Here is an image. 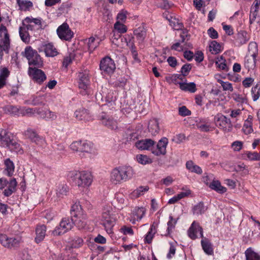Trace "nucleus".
Here are the masks:
<instances>
[{
	"label": "nucleus",
	"instance_id": "obj_3",
	"mask_svg": "<svg viewBox=\"0 0 260 260\" xmlns=\"http://www.w3.org/2000/svg\"><path fill=\"white\" fill-rule=\"evenodd\" d=\"M68 178L79 187H88L92 182L91 173L86 171H71L68 174Z\"/></svg>",
	"mask_w": 260,
	"mask_h": 260
},
{
	"label": "nucleus",
	"instance_id": "obj_55",
	"mask_svg": "<svg viewBox=\"0 0 260 260\" xmlns=\"http://www.w3.org/2000/svg\"><path fill=\"white\" fill-rule=\"evenodd\" d=\"M215 64L218 68L222 70H226L227 66L225 63V60L223 59V57L221 56L219 57H217Z\"/></svg>",
	"mask_w": 260,
	"mask_h": 260
},
{
	"label": "nucleus",
	"instance_id": "obj_13",
	"mask_svg": "<svg viewBox=\"0 0 260 260\" xmlns=\"http://www.w3.org/2000/svg\"><path fill=\"white\" fill-rule=\"evenodd\" d=\"M215 125L224 132H230L232 128V124L230 119L228 118L222 114L218 113L214 117Z\"/></svg>",
	"mask_w": 260,
	"mask_h": 260
},
{
	"label": "nucleus",
	"instance_id": "obj_18",
	"mask_svg": "<svg viewBox=\"0 0 260 260\" xmlns=\"http://www.w3.org/2000/svg\"><path fill=\"white\" fill-rule=\"evenodd\" d=\"M28 73L34 81L39 84H42L47 78L45 73L36 68L29 67Z\"/></svg>",
	"mask_w": 260,
	"mask_h": 260
},
{
	"label": "nucleus",
	"instance_id": "obj_9",
	"mask_svg": "<svg viewBox=\"0 0 260 260\" xmlns=\"http://www.w3.org/2000/svg\"><path fill=\"white\" fill-rule=\"evenodd\" d=\"M24 54V56L28 60L29 66L40 67L42 65L43 61L40 55L37 51L32 49L31 47L27 46L25 48Z\"/></svg>",
	"mask_w": 260,
	"mask_h": 260
},
{
	"label": "nucleus",
	"instance_id": "obj_11",
	"mask_svg": "<svg viewBox=\"0 0 260 260\" xmlns=\"http://www.w3.org/2000/svg\"><path fill=\"white\" fill-rule=\"evenodd\" d=\"M74 226V218L64 217L60 221L59 224L56 226L52 234L54 236L62 235L70 231Z\"/></svg>",
	"mask_w": 260,
	"mask_h": 260
},
{
	"label": "nucleus",
	"instance_id": "obj_6",
	"mask_svg": "<svg viewBox=\"0 0 260 260\" xmlns=\"http://www.w3.org/2000/svg\"><path fill=\"white\" fill-rule=\"evenodd\" d=\"M0 146L8 147L11 150L19 152L20 145L14 139L13 135L5 129H0Z\"/></svg>",
	"mask_w": 260,
	"mask_h": 260
},
{
	"label": "nucleus",
	"instance_id": "obj_10",
	"mask_svg": "<svg viewBox=\"0 0 260 260\" xmlns=\"http://www.w3.org/2000/svg\"><path fill=\"white\" fill-rule=\"evenodd\" d=\"M71 149L75 151L82 153H92L94 152L93 144L87 141H77L70 145Z\"/></svg>",
	"mask_w": 260,
	"mask_h": 260
},
{
	"label": "nucleus",
	"instance_id": "obj_15",
	"mask_svg": "<svg viewBox=\"0 0 260 260\" xmlns=\"http://www.w3.org/2000/svg\"><path fill=\"white\" fill-rule=\"evenodd\" d=\"M56 32L59 39L63 41H70L74 36V32L67 23H63L60 25Z\"/></svg>",
	"mask_w": 260,
	"mask_h": 260
},
{
	"label": "nucleus",
	"instance_id": "obj_62",
	"mask_svg": "<svg viewBox=\"0 0 260 260\" xmlns=\"http://www.w3.org/2000/svg\"><path fill=\"white\" fill-rule=\"evenodd\" d=\"M181 44L182 43L180 41L175 43L171 46V49L181 52L188 48L187 46H185V45H181Z\"/></svg>",
	"mask_w": 260,
	"mask_h": 260
},
{
	"label": "nucleus",
	"instance_id": "obj_33",
	"mask_svg": "<svg viewBox=\"0 0 260 260\" xmlns=\"http://www.w3.org/2000/svg\"><path fill=\"white\" fill-rule=\"evenodd\" d=\"M149 190L148 186H140L131 192L130 197L132 199L139 198Z\"/></svg>",
	"mask_w": 260,
	"mask_h": 260
},
{
	"label": "nucleus",
	"instance_id": "obj_30",
	"mask_svg": "<svg viewBox=\"0 0 260 260\" xmlns=\"http://www.w3.org/2000/svg\"><path fill=\"white\" fill-rule=\"evenodd\" d=\"M146 210L144 207H135L132 211L131 217H136L137 221L140 220L145 215Z\"/></svg>",
	"mask_w": 260,
	"mask_h": 260
},
{
	"label": "nucleus",
	"instance_id": "obj_51",
	"mask_svg": "<svg viewBox=\"0 0 260 260\" xmlns=\"http://www.w3.org/2000/svg\"><path fill=\"white\" fill-rule=\"evenodd\" d=\"M83 240L81 237L75 236L72 240V247L75 248L80 247L83 245Z\"/></svg>",
	"mask_w": 260,
	"mask_h": 260
},
{
	"label": "nucleus",
	"instance_id": "obj_42",
	"mask_svg": "<svg viewBox=\"0 0 260 260\" xmlns=\"http://www.w3.org/2000/svg\"><path fill=\"white\" fill-rule=\"evenodd\" d=\"M178 218L174 219L172 216H169V220L167 223L168 228L167 233L164 235L165 236H168L171 233L172 230L175 228L177 222Z\"/></svg>",
	"mask_w": 260,
	"mask_h": 260
},
{
	"label": "nucleus",
	"instance_id": "obj_8",
	"mask_svg": "<svg viewBox=\"0 0 260 260\" xmlns=\"http://www.w3.org/2000/svg\"><path fill=\"white\" fill-rule=\"evenodd\" d=\"M10 36L6 26L0 25V60L3 59L4 52L8 53L10 49Z\"/></svg>",
	"mask_w": 260,
	"mask_h": 260
},
{
	"label": "nucleus",
	"instance_id": "obj_17",
	"mask_svg": "<svg viewBox=\"0 0 260 260\" xmlns=\"http://www.w3.org/2000/svg\"><path fill=\"white\" fill-rule=\"evenodd\" d=\"M78 78L79 87L82 89L80 93L83 95L89 94L88 88L89 85V81L88 74L86 72H79Z\"/></svg>",
	"mask_w": 260,
	"mask_h": 260
},
{
	"label": "nucleus",
	"instance_id": "obj_34",
	"mask_svg": "<svg viewBox=\"0 0 260 260\" xmlns=\"http://www.w3.org/2000/svg\"><path fill=\"white\" fill-rule=\"evenodd\" d=\"M209 187L220 193H223L226 191V188L221 185L218 180H213L209 185Z\"/></svg>",
	"mask_w": 260,
	"mask_h": 260
},
{
	"label": "nucleus",
	"instance_id": "obj_44",
	"mask_svg": "<svg viewBox=\"0 0 260 260\" xmlns=\"http://www.w3.org/2000/svg\"><path fill=\"white\" fill-rule=\"evenodd\" d=\"M19 32L22 41L25 43H28L30 41V37L26 28L24 27H20Z\"/></svg>",
	"mask_w": 260,
	"mask_h": 260
},
{
	"label": "nucleus",
	"instance_id": "obj_54",
	"mask_svg": "<svg viewBox=\"0 0 260 260\" xmlns=\"http://www.w3.org/2000/svg\"><path fill=\"white\" fill-rule=\"evenodd\" d=\"M180 37L181 40L179 41L181 43H183L185 46H187L188 48H192V44L190 43H187V41L188 40L187 39L188 32L186 30H183L181 33Z\"/></svg>",
	"mask_w": 260,
	"mask_h": 260
},
{
	"label": "nucleus",
	"instance_id": "obj_23",
	"mask_svg": "<svg viewBox=\"0 0 260 260\" xmlns=\"http://www.w3.org/2000/svg\"><path fill=\"white\" fill-rule=\"evenodd\" d=\"M250 39L247 32L245 30H240L238 31L235 39V44L238 47L245 44Z\"/></svg>",
	"mask_w": 260,
	"mask_h": 260
},
{
	"label": "nucleus",
	"instance_id": "obj_48",
	"mask_svg": "<svg viewBox=\"0 0 260 260\" xmlns=\"http://www.w3.org/2000/svg\"><path fill=\"white\" fill-rule=\"evenodd\" d=\"M156 5L157 7L164 10H168L171 8L173 4L170 3L167 0H157Z\"/></svg>",
	"mask_w": 260,
	"mask_h": 260
},
{
	"label": "nucleus",
	"instance_id": "obj_63",
	"mask_svg": "<svg viewBox=\"0 0 260 260\" xmlns=\"http://www.w3.org/2000/svg\"><path fill=\"white\" fill-rule=\"evenodd\" d=\"M127 13H128L126 11L123 10H121L117 16V21L122 23L125 22L126 19Z\"/></svg>",
	"mask_w": 260,
	"mask_h": 260
},
{
	"label": "nucleus",
	"instance_id": "obj_64",
	"mask_svg": "<svg viewBox=\"0 0 260 260\" xmlns=\"http://www.w3.org/2000/svg\"><path fill=\"white\" fill-rule=\"evenodd\" d=\"M254 81V78L252 77H246L242 81V85L245 88H249L253 85Z\"/></svg>",
	"mask_w": 260,
	"mask_h": 260
},
{
	"label": "nucleus",
	"instance_id": "obj_50",
	"mask_svg": "<svg viewBox=\"0 0 260 260\" xmlns=\"http://www.w3.org/2000/svg\"><path fill=\"white\" fill-rule=\"evenodd\" d=\"M100 44V41H96L95 38L91 37L88 39V49L90 52H92L95 48H96Z\"/></svg>",
	"mask_w": 260,
	"mask_h": 260
},
{
	"label": "nucleus",
	"instance_id": "obj_56",
	"mask_svg": "<svg viewBox=\"0 0 260 260\" xmlns=\"http://www.w3.org/2000/svg\"><path fill=\"white\" fill-rule=\"evenodd\" d=\"M114 28L115 29L118 31L120 34H123L126 32L127 27L122 22L116 21L114 25Z\"/></svg>",
	"mask_w": 260,
	"mask_h": 260
},
{
	"label": "nucleus",
	"instance_id": "obj_60",
	"mask_svg": "<svg viewBox=\"0 0 260 260\" xmlns=\"http://www.w3.org/2000/svg\"><path fill=\"white\" fill-rule=\"evenodd\" d=\"M25 23H34L36 25H41V20L40 19H38V18H32V17H27L25 18V19L24 20L22 24L23 25H25Z\"/></svg>",
	"mask_w": 260,
	"mask_h": 260
},
{
	"label": "nucleus",
	"instance_id": "obj_49",
	"mask_svg": "<svg viewBox=\"0 0 260 260\" xmlns=\"http://www.w3.org/2000/svg\"><path fill=\"white\" fill-rule=\"evenodd\" d=\"M137 160L142 165H147L151 164L152 159L146 155L138 154L136 156Z\"/></svg>",
	"mask_w": 260,
	"mask_h": 260
},
{
	"label": "nucleus",
	"instance_id": "obj_31",
	"mask_svg": "<svg viewBox=\"0 0 260 260\" xmlns=\"http://www.w3.org/2000/svg\"><path fill=\"white\" fill-rule=\"evenodd\" d=\"M186 168L191 173H194L199 175H201L203 173L201 168L196 165L191 160L187 161L186 162Z\"/></svg>",
	"mask_w": 260,
	"mask_h": 260
},
{
	"label": "nucleus",
	"instance_id": "obj_47",
	"mask_svg": "<svg viewBox=\"0 0 260 260\" xmlns=\"http://www.w3.org/2000/svg\"><path fill=\"white\" fill-rule=\"evenodd\" d=\"M6 113L14 115H19L20 113V108L13 105H7L4 107Z\"/></svg>",
	"mask_w": 260,
	"mask_h": 260
},
{
	"label": "nucleus",
	"instance_id": "obj_26",
	"mask_svg": "<svg viewBox=\"0 0 260 260\" xmlns=\"http://www.w3.org/2000/svg\"><path fill=\"white\" fill-rule=\"evenodd\" d=\"M46 233V226L44 225H38L36 229V236L35 238V241L36 243H39L42 241L45 236Z\"/></svg>",
	"mask_w": 260,
	"mask_h": 260
},
{
	"label": "nucleus",
	"instance_id": "obj_22",
	"mask_svg": "<svg viewBox=\"0 0 260 260\" xmlns=\"http://www.w3.org/2000/svg\"><path fill=\"white\" fill-rule=\"evenodd\" d=\"M44 51L46 56L49 57H54L57 55L58 52L52 43H48L42 45L41 48H39V51Z\"/></svg>",
	"mask_w": 260,
	"mask_h": 260
},
{
	"label": "nucleus",
	"instance_id": "obj_12",
	"mask_svg": "<svg viewBox=\"0 0 260 260\" xmlns=\"http://www.w3.org/2000/svg\"><path fill=\"white\" fill-rule=\"evenodd\" d=\"M21 242L20 237H9L7 235L0 234V244L8 249H16L19 246Z\"/></svg>",
	"mask_w": 260,
	"mask_h": 260
},
{
	"label": "nucleus",
	"instance_id": "obj_1",
	"mask_svg": "<svg viewBox=\"0 0 260 260\" xmlns=\"http://www.w3.org/2000/svg\"><path fill=\"white\" fill-rule=\"evenodd\" d=\"M168 143V139L164 137L159 140L157 144L151 139H145L137 141L135 145L139 150H148L155 155L159 156L166 153Z\"/></svg>",
	"mask_w": 260,
	"mask_h": 260
},
{
	"label": "nucleus",
	"instance_id": "obj_52",
	"mask_svg": "<svg viewBox=\"0 0 260 260\" xmlns=\"http://www.w3.org/2000/svg\"><path fill=\"white\" fill-rule=\"evenodd\" d=\"M197 127L201 131L204 132H208L210 131L211 128V125L209 124H208V123L206 122V120H203L202 121L201 120L197 124Z\"/></svg>",
	"mask_w": 260,
	"mask_h": 260
},
{
	"label": "nucleus",
	"instance_id": "obj_16",
	"mask_svg": "<svg viewBox=\"0 0 260 260\" xmlns=\"http://www.w3.org/2000/svg\"><path fill=\"white\" fill-rule=\"evenodd\" d=\"M99 119L104 126L109 129L116 130L118 128L117 120L105 112H103L99 115Z\"/></svg>",
	"mask_w": 260,
	"mask_h": 260
},
{
	"label": "nucleus",
	"instance_id": "obj_28",
	"mask_svg": "<svg viewBox=\"0 0 260 260\" xmlns=\"http://www.w3.org/2000/svg\"><path fill=\"white\" fill-rule=\"evenodd\" d=\"M148 128L152 135L155 136L158 134L160 130L158 120L155 118L151 119L149 122Z\"/></svg>",
	"mask_w": 260,
	"mask_h": 260
},
{
	"label": "nucleus",
	"instance_id": "obj_59",
	"mask_svg": "<svg viewBox=\"0 0 260 260\" xmlns=\"http://www.w3.org/2000/svg\"><path fill=\"white\" fill-rule=\"evenodd\" d=\"M85 219H82L81 218H74V225H76L79 229H83L86 224Z\"/></svg>",
	"mask_w": 260,
	"mask_h": 260
},
{
	"label": "nucleus",
	"instance_id": "obj_39",
	"mask_svg": "<svg viewBox=\"0 0 260 260\" xmlns=\"http://www.w3.org/2000/svg\"><path fill=\"white\" fill-rule=\"evenodd\" d=\"M139 43H142L146 36V30L143 27H139L134 31Z\"/></svg>",
	"mask_w": 260,
	"mask_h": 260
},
{
	"label": "nucleus",
	"instance_id": "obj_38",
	"mask_svg": "<svg viewBox=\"0 0 260 260\" xmlns=\"http://www.w3.org/2000/svg\"><path fill=\"white\" fill-rule=\"evenodd\" d=\"M179 84L180 88L184 91H188L193 93L197 90L196 84L193 82L189 83H178Z\"/></svg>",
	"mask_w": 260,
	"mask_h": 260
},
{
	"label": "nucleus",
	"instance_id": "obj_5",
	"mask_svg": "<svg viewBox=\"0 0 260 260\" xmlns=\"http://www.w3.org/2000/svg\"><path fill=\"white\" fill-rule=\"evenodd\" d=\"M115 215L113 214L112 208L110 206L104 207L101 215V223L104 226L107 233L113 234V228L115 224Z\"/></svg>",
	"mask_w": 260,
	"mask_h": 260
},
{
	"label": "nucleus",
	"instance_id": "obj_20",
	"mask_svg": "<svg viewBox=\"0 0 260 260\" xmlns=\"http://www.w3.org/2000/svg\"><path fill=\"white\" fill-rule=\"evenodd\" d=\"M198 232L200 233V237L203 238V231L199 223L194 221L188 230V235L192 240L196 239L198 236Z\"/></svg>",
	"mask_w": 260,
	"mask_h": 260
},
{
	"label": "nucleus",
	"instance_id": "obj_40",
	"mask_svg": "<svg viewBox=\"0 0 260 260\" xmlns=\"http://www.w3.org/2000/svg\"><path fill=\"white\" fill-rule=\"evenodd\" d=\"M246 260H260V255L250 247L245 251Z\"/></svg>",
	"mask_w": 260,
	"mask_h": 260
},
{
	"label": "nucleus",
	"instance_id": "obj_57",
	"mask_svg": "<svg viewBox=\"0 0 260 260\" xmlns=\"http://www.w3.org/2000/svg\"><path fill=\"white\" fill-rule=\"evenodd\" d=\"M156 232L155 226L152 225H151L150 229L147 234L146 235L145 240L147 243H150L152 241L153 236Z\"/></svg>",
	"mask_w": 260,
	"mask_h": 260
},
{
	"label": "nucleus",
	"instance_id": "obj_43",
	"mask_svg": "<svg viewBox=\"0 0 260 260\" xmlns=\"http://www.w3.org/2000/svg\"><path fill=\"white\" fill-rule=\"evenodd\" d=\"M119 39H120L122 42H125L126 45L129 47L132 53L134 52V51H137L134 43L132 41L129 36H127V37L126 36L123 37L119 36Z\"/></svg>",
	"mask_w": 260,
	"mask_h": 260
},
{
	"label": "nucleus",
	"instance_id": "obj_25",
	"mask_svg": "<svg viewBox=\"0 0 260 260\" xmlns=\"http://www.w3.org/2000/svg\"><path fill=\"white\" fill-rule=\"evenodd\" d=\"M75 116L79 120L89 121L91 119V115L88 110L84 108L77 110L74 113Z\"/></svg>",
	"mask_w": 260,
	"mask_h": 260
},
{
	"label": "nucleus",
	"instance_id": "obj_21",
	"mask_svg": "<svg viewBox=\"0 0 260 260\" xmlns=\"http://www.w3.org/2000/svg\"><path fill=\"white\" fill-rule=\"evenodd\" d=\"M70 213L72 218H81L82 219L86 218V216L84 214V211L79 202H76L72 206Z\"/></svg>",
	"mask_w": 260,
	"mask_h": 260
},
{
	"label": "nucleus",
	"instance_id": "obj_24",
	"mask_svg": "<svg viewBox=\"0 0 260 260\" xmlns=\"http://www.w3.org/2000/svg\"><path fill=\"white\" fill-rule=\"evenodd\" d=\"M37 113L42 118L46 120H54L57 118V114L55 112L50 111V110H44L39 108L37 111Z\"/></svg>",
	"mask_w": 260,
	"mask_h": 260
},
{
	"label": "nucleus",
	"instance_id": "obj_19",
	"mask_svg": "<svg viewBox=\"0 0 260 260\" xmlns=\"http://www.w3.org/2000/svg\"><path fill=\"white\" fill-rule=\"evenodd\" d=\"M100 68L103 72L110 75L114 72L116 67L114 61L110 57L107 56L101 60Z\"/></svg>",
	"mask_w": 260,
	"mask_h": 260
},
{
	"label": "nucleus",
	"instance_id": "obj_36",
	"mask_svg": "<svg viewBox=\"0 0 260 260\" xmlns=\"http://www.w3.org/2000/svg\"><path fill=\"white\" fill-rule=\"evenodd\" d=\"M30 104L34 106L44 105L46 103V99L44 95L32 96L30 99Z\"/></svg>",
	"mask_w": 260,
	"mask_h": 260
},
{
	"label": "nucleus",
	"instance_id": "obj_7",
	"mask_svg": "<svg viewBox=\"0 0 260 260\" xmlns=\"http://www.w3.org/2000/svg\"><path fill=\"white\" fill-rule=\"evenodd\" d=\"M258 55V46L254 42L249 43L248 53L244 59V67L248 70L253 69L256 66V57Z\"/></svg>",
	"mask_w": 260,
	"mask_h": 260
},
{
	"label": "nucleus",
	"instance_id": "obj_32",
	"mask_svg": "<svg viewBox=\"0 0 260 260\" xmlns=\"http://www.w3.org/2000/svg\"><path fill=\"white\" fill-rule=\"evenodd\" d=\"M252 120L253 116L249 115L247 119L245 121L243 127V130L245 134H249L253 132Z\"/></svg>",
	"mask_w": 260,
	"mask_h": 260
},
{
	"label": "nucleus",
	"instance_id": "obj_37",
	"mask_svg": "<svg viewBox=\"0 0 260 260\" xmlns=\"http://www.w3.org/2000/svg\"><path fill=\"white\" fill-rule=\"evenodd\" d=\"M17 4L21 11H26L33 6L32 3L27 0H16Z\"/></svg>",
	"mask_w": 260,
	"mask_h": 260
},
{
	"label": "nucleus",
	"instance_id": "obj_4",
	"mask_svg": "<svg viewBox=\"0 0 260 260\" xmlns=\"http://www.w3.org/2000/svg\"><path fill=\"white\" fill-rule=\"evenodd\" d=\"M95 97L97 100L101 98L102 101L105 102L104 104L102 105L103 110L105 111L115 110V101L116 100V92L115 91L109 90L106 88H102V92L96 94Z\"/></svg>",
	"mask_w": 260,
	"mask_h": 260
},
{
	"label": "nucleus",
	"instance_id": "obj_14",
	"mask_svg": "<svg viewBox=\"0 0 260 260\" xmlns=\"http://www.w3.org/2000/svg\"><path fill=\"white\" fill-rule=\"evenodd\" d=\"M23 135L27 138L36 145L44 147L45 145L46 142L45 139L40 136L36 131L32 128H28L24 132Z\"/></svg>",
	"mask_w": 260,
	"mask_h": 260
},
{
	"label": "nucleus",
	"instance_id": "obj_46",
	"mask_svg": "<svg viewBox=\"0 0 260 260\" xmlns=\"http://www.w3.org/2000/svg\"><path fill=\"white\" fill-rule=\"evenodd\" d=\"M209 50L212 54H217L221 52V46L216 41H212L209 45Z\"/></svg>",
	"mask_w": 260,
	"mask_h": 260
},
{
	"label": "nucleus",
	"instance_id": "obj_35",
	"mask_svg": "<svg viewBox=\"0 0 260 260\" xmlns=\"http://www.w3.org/2000/svg\"><path fill=\"white\" fill-rule=\"evenodd\" d=\"M201 245L204 252L208 255L213 254V249L212 244L206 238L203 239L201 241Z\"/></svg>",
	"mask_w": 260,
	"mask_h": 260
},
{
	"label": "nucleus",
	"instance_id": "obj_45",
	"mask_svg": "<svg viewBox=\"0 0 260 260\" xmlns=\"http://www.w3.org/2000/svg\"><path fill=\"white\" fill-rule=\"evenodd\" d=\"M206 207L204 205L203 203L200 202L195 205L192 208L193 214L200 215L203 214L206 210Z\"/></svg>",
	"mask_w": 260,
	"mask_h": 260
},
{
	"label": "nucleus",
	"instance_id": "obj_53",
	"mask_svg": "<svg viewBox=\"0 0 260 260\" xmlns=\"http://www.w3.org/2000/svg\"><path fill=\"white\" fill-rule=\"evenodd\" d=\"M68 192V188L66 185H59L56 190V194L59 198H63V196L67 194Z\"/></svg>",
	"mask_w": 260,
	"mask_h": 260
},
{
	"label": "nucleus",
	"instance_id": "obj_2",
	"mask_svg": "<svg viewBox=\"0 0 260 260\" xmlns=\"http://www.w3.org/2000/svg\"><path fill=\"white\" fill-rule=\"evenodd\" d=\"M134 172L133 168L128 166L116 167L112 170L110 175V181L114 184H119L131 179Z\"/></svg>",
	"mask_w": 260,
	"mask_h": 260
},
{
	"label": "nucleus",
	"instance_id": "obj_29",
	"mask_svg": "<svg viewBox=\"0 0 260 260\" xmlns=\"http://www.w3.org/2000/svg\"><path fill=\"white\" fill-rule=\"evenodd\" d=\"M4 165L5 166V174L9 177L12 176L14 174L15 169L13 162L10 158H7L5 160Z\"/></svg>",
	"mask_w": 260,
	"mask_h": 260
},
{
	"label": "nucleus",
	"instance_id": "obj_61",
	"mask_svg": "<svg viewBox=\"0 0 260 260\" xmlns=\"http://www.w3.org/2000/svg\"><path fill=\"white\" fill-rule=\"evenodd\" d=\"M39 108H20V114H22L23 115H29L35 113H37V111Z\"/></svg>",
	"mask_w": 260,
	"mask_h": 260
},
{
	"label": "nucleus",
	"instance_id": "obj_58",
	"mask_svg": "<svg viewBox=\"0 0 260 260\" xmlns=\"http://www.w3.org/2000/svg\"><path fill=\"white\" fill-rule=\"evenodd\" d=\"M218 82L220 83L224 91H233L232 84L229 82H224L221 80H218Z\"/></svg>",
	"mask_w": 260,
	"mask_h": 260
},
{
	"label": "nucleus",
	"instance_id": "obj_41",
	"mask_svg": "<svg viewBox=\"0 0 260 260\" xmlns=\"http://www.w3.org/2000/svg\"><path fill=\"white\" fill-rule=\"evenodd\" d=\"M251 94L254 102L256 101L260 97V82L257 83L251 89Z\"/></svg>",
	"mask_w": 260,
	"mask_h": 260
},
{
	"label": "nucleus",
	"instance_id": "obj_27",
	"mask_svg": "<svg viewBox=\"0 0 260 260\" xmlns=\"http://www.w3.org/2000/svg\"><path fill=\"white\" fill-rule=\"evenodd\" d=\"M8 187L3 191V194L5 197H10L13 193L16 191V186L17 182L15 178H13L8 181Z\"/></svg>",
	"mask_w": 260,
	"mask_h": 260
}]
</instances>
